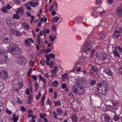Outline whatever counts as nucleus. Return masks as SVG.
Segmentation results:
<instances>
[{"mask_svg":"<svg viewBox=\"0 0 122 122\" xmlns=\"http://www.w3.org/2000/svg\"><path fill=\"white\" fill-rule=\"evenodd\" d=\"M89 72L91 73L94 76H96L97 74V68L95 66H93L90 69Z\"/></svg>","mask_w":122,"mask_h":122,"instance_id":"obj_6","label":"nucleus"},{"mask_svg":"<svg viewBox=\"0 0 122 122\" xmlns=\"http://www.w3.org/2000/svg\"><path fill=\"white\" fill-rule=\"evenodd\" d=\"M66 87V84L65 83H63L62 86V89H64Z\"/></svg>","mask_w":122,"mask_h":122,"instance_id":"obj_48","label":"nucleus"},{"mask_svg":"<svg viewBox=\"0 0 122 122\" xmlns=\"http://www.w3.org/2000/svg\"><path fill=\"white\" fill-rule=\"evenodd\" d=\"M92 47V43L89 41L86 42L84 46L82 47V51L84 52L87 53V52L90 50Z\"/></svg>","mask_w":122,"mask_h":122,"instance_id":"obj_2","label":"nucleus"},{"mask_svg":"<svg viewBox=\"0 0 122 122\" xmlns=\"http://www.w3.org/2000/svg\"><path fill=\"white\" fill-rule=\"evenodd\" d=\"M32 95H30L28 98V101L29 102V103L30 104L32 100Z\"/></svg>","mask_w":122,"mask_h":122,"instance_id":"obj_24","label":"nucleus"},{"mask_svg":"<svg viewBox=\"0 0 122 122\" xmlns=\"http://www.w3.org/2000/svg\"><path fill=\"white\" fill-rule=\"evenodd\" d=\"M55 106H57L60 105H61V102L59 101H55L54 102Z\"/></svg>","mask_w":122,"mask_h":122,"instance_id":"obj_30","label":"nucleus"},{"mask_svg":"<svg viewBox=\"0 0 122 122\" xmlns=\"http://www.w3.org/2000/svg\"><path fill=\"white\" fill-rule=\"evenodd\" d=\"M35 91L37 90L38 89V84L37 82L35 83Z\"/></svg>","mask_w":122,"mask_h":122,"instance_id":"obj_34","label":"nucleus"},{"mask_svg":"<svg viewBox=\"0 0 122 122\" xmlns=\"http://www.w3.org/2000/svg\"><path fill=\"white\" fill-rule=\"evenodd\" d=\"M96 83V81L95 80H93L91 81H90V84L92 85H94Z\"/></svg>","mask_w":122,"mask_h":122,"instance_id":"obj_42","label":"nucleus"},{"mask_svg":"<svg viewBox=\"0 0 122 122\" xmlns=\"http://www.w3.org/2000/svg\"><path fill=\"white\" fill-rule=\"evenodd\" d=\"M15 35L17 36H20L22 35L21 34L20 32L16 31Z\"/></svg>","mask_w":122,"mask_h":122,"instance_id":"obj_35","label":"nucleus"},{"mask_svg":"<svg viewBox=\"0 0 122 122\" xmlns=\"http://www.w3.org/2000/svg\"><path fill=\"white\" fill-rule=\"evenodd\" d=\"M41 64L42 65H44L45 64V61L44 60H41Z\"/></svg>","mask_w":122,"mask_h":122,"instance_id":"obj_51","label":"nucleus"},{"mask_svg":"<svg viewBox=\"0 0 122 122\" xmlns=\"http://www.w3.org/2000/svg\"><path fill=\"white\" fill-rule=\"evenodd\" d=\"M20 61H21L20 63H19L20 64H24L27 62V60L26 58L23 57H21L20 58Z\"/></svg>","mask_w":122,"mask_h":122,"instance_id":"obj_10","label":"nucleus"},{"mask_svg":"<svg viewBox=\"0 0 122 122\" xmlns=\"http://www.w3.org/2000/svg\"><path fill=\"white\" fill-rule=\"evenodd\" d=\"M84 60L82 59H79L77 63L75 64V67H79L83 65L84 64Z\"/></svg>","mask_w":122,"mask_h":122,"instance_id":"obj_9","label":"nucleus"},{"mask_svg":"<svg viewBox=\"0 0 122 122\" xmlns=\"http://www.w3.org/2000/svg\"><path fill=\"white\" fill-rule=\"evenodd\" d=\"M51 14L53 15H54L56 14V12H55V11H54V10H53L52 11V12Z\"/></svg>","mask_w":122,"mask_h":122,"instance_id":"obj_64","label":"nucleus"},{"mask_svg":"<svg viewBox=\"0 0 122 122\" xmlns=\"http://www.w3.org/2000/svg\"><path fill=\"white\" fill-rule=\"evenodd\" d=\"M115 32H116V33H117L119 35H120V33L119 32V30H117V28H116V29L115 30Z\"/></svg>","mask_w":122,"mask_h":122,"instance_id":"obj_46","label":"nucleus"},{"mask_svg":"<svg viewBox=\"0 0 122 122\" xmlns=\"http://www.w3.org/2000/svg\"><path fill=\"white\" fill-rule=\"evenodd\" d=\"M14 1L16 3L18 4H20V0H14Z\"/></svg>","mask_w":122,"mask_h":122,"instance_id":"obj_52","label":"nucleus"},{"mask_svg":"<svg viewBox=\"0 0 122 122\" xmlns=\"http://www.w3.org/2000/svg\"><path fill=\"white\" fill-rule=\"evenodd\" d=\"M33 115V113H32L31 114V113H28V114L27 115V117H32Z\"/></svg>","mask_w":122,"mask_h":122,"instance_id":"obj_58","label":"nucleus"},{"mask_svg":"<svg viewBox=\"0 0 122 122\" xmlns=\"http://www.w3.org/2000/svg\"><path fill=\"white\" fill-rule=\"evenodd\" d=\"M43 31L45 32L46 33H49V30L48 29H46V28H44Z\"/></svg>","mask_w":122,"mask_h":122,"instance_id":"obj_37","label":"nucleus"},{"mask_svg":"<svg viewBox=\"0 0 122 122\" xmlns=\"http://www.w3.org/2000/svg\"><path fill=\"white\" fill-rule=\"evenodd\" d=\"M7 112L8 114H11L12 113V112L10 111H9L8 109H7Z\"/></svg>","mask_w":122,"mask_h":122,"instance_id":"obj_61","label":"nucleus"},{"mask_svg":"<svg viewBox=\"0 0 122 122\" xmlns=\"http://www.w3.org/2000/svg\"><path fill=\"white\" fill-rule=\"evenodd\" d=\"M72 120V121L76 122L77 121V117L75 115H72L71 117Z\"/></svg>","mask_w":122,"mask_h":122,"instance_id":"obj_19","label":"nucleus"},{"mask_svg":"<svg viewBox=\"0 0 122 122\" xmlns=\"http://www.w3.org/2000/svg\"><path fill=\"white\" fill-rule=\"evenodd\" d=\"M107 74H108V76H112L113 75V74L110 69H108L107 70Z\"/></svg>","mask_w":122,"mask_h":122,"instance_id":"obj_21","label":"nucleus"},{"mask_svg":"<svg viewBox=\"0 0 122 122\" xmlns=\"http://www.w3.org/2000/svg\"><path fill=\"white\" fill-rule=\"evenodd\" d=\"M116 14L119 17L122 16V5H121L116 8Z\"/></svg>","mask_w":122,"mask_h":122,"instance_id":"obj_7","label":"nucleus"},{"mask_svg":"<svg viewBox=\"0 0 122 122\" xmlns=\"http://www.w3.org/2000/svg\"><path fill=\"white\" fill-rule=\"evenodd\" d=\"M114 37L115 39H117L119 36V35H118L117 33H116L115 32L114 34Z\"/></svg>","mask_w":122,"mask_h":122,"instance_id":"obj_28","label":"nucleus"},{"mask_svg":"<svg viewBox=\"0 0 122 122\" xmlns=\"http://www.w3.org/2000/svg\"><path fill=\"white\" fill-rule=\"evenodd\" d=\"M49 38L50 39V40L51 41H54V38L52 37L51 35H50L49 36Z\"/></svg>","mask_w":122,"mask_h":122,"instance_id":"obj_44","label":"nucleus"},{"mask_svg":"<svg viewBox=\"0 0 122 122\" xmlns=\"http://www.w3.org/2000/svg\"><path fill=\"white\" fill-rule=\"evenodd\" d=\"M21 110L22 112H25V107H20Z\"/></svg>","mask_w":122,"mask_h":122,"instance_id":"obj_47","label":"nucleus"},{"mask_svg":"<svg viewBox=\"0 0 122 122\" xmlns=\"http://www.w3.org/2000/svg\"><path fill=\"white\" fill-rule=\"evenodd\" d=\"M2 10L4 13H7L8 11L6 10V8L5 7H3L2 8Z\"/></svg>","mask_w":122,"mask_h":122,"instance_id":"obj_36","label":"nucleus"},{"mask_svg":"<svg viewBox=\"0 0 122 122\" xmlns=\"http://www.w3.org/2000/svg\"><path fill=\"white\" fill-rule=\"evenodd\" d=\"M27 24L25 22H23L22 23V25L23 27H25Z\"/></svg>","mask_w":122,"mask_h":122,"instance_id":"obj_57","label":"nucleus"},{"mask_svg":"<svg viewBox=\"0 0 122 122\" xmlns=\"http://www.w3.org/2000/svg\"><path fill=\"white\" fill-rule=\"evenodd\" d=\"M115 48H117V49H118L120 52H121L122 51V49L120 46H116Z\"/></svg>","mask_w":122,"mask_h":122,"instance_id":"obj_40","label":"nucleus"},{"mask_svg":"<svg viewBox=\"0 0 122 122\" xmlns=\"http://www.w3.org/2000/svg\"><path fill=\"white\" fill-rule=\"evenodd\" d=\"M25 6L29 10H31V8L30 6L27 4H26L25 5Z\"/></svg>","mask_w":122,"mask_h":122,"instance_id":"obj_29","label":"nucleus"},{"mask_svg":"<svg viewBox=\"0 0 122 122\" xmlns=\"http://www.w3.org/2000/svg\"><path fill=\"white\" fill-rule=\"evenodd\" d=\"M56 27L54 25H53L52 27V30H56Z\"/></svg>","mask_w":122,"mask_h":122,"instance_id":"obj_62","label":"nucleus"},{"mask_svg":"<svg viewBox=\"0 0 122 122\" xmlns=\"http://www.w3.org/2000/svg\"><path fill=\"white\" fill-rule=\"evenodd\" d=\"M51 51V49L50 48H48V49L46 50L45 51V54H46L48 52H49V51Z\"/></svg>","mask_w":122,"mask_h":122,"instance_id":"obj_45","label":"nucleus"},{"mask_svg":"<svg viewBox=\"0 0 122 122\" xmlns=\"http://www.w3.org/2000/svg\"><path fill=\"white\" fill-rule=\"evenodd\" d=\"M16 31L14 30H13V29H11V30H10V32L12 34H13L15 35V32H16Z\"/></svg>","mask_w":122,"mask_h":122,"instance_id":"obj_39","label":"nucleus"},{"mask_svg":"<svg viewBox=\"0 0 122 122\" xmlns=\"http://www.w3.org/2000/svg\"><path fill=\"white\" fill-rule=\"evenodd\" d=\"M10 51L9 52L12 55L15 54L18 56L21 54V51L19 48H18L12 47Z\"/></svg>","mask_w":122,"mask_h":122,"instance_id":"obj_3","label":"nucleus"},{"mask_svg":"<svg viewBox=\"0 0 122 122\" xmlns=\"http://www.w3.org/2000/svg\"><path fill=\"white\" fill-rule=\"evenodd\" d=\"M56 112L57 114L59 115H61L62 113V111L60 108H58L56 109Z\"/></svg>","mask_w":122,"mask_h":122,"instance_id":"obj_15","label":"nucleus"},{"mask_svg":"<svg viewBox=\"0 0 122 122\" xmlns=\"http://www.w3.org/2000/svg\"><path fill=\"white\" fill-rule=\"evenodd\" d=\"M101 2V0H96V4H99Z\"/></svg>","mask_w":122,"mask_h":122,"instance_id":"obj_56","label":"nucleus"},{"mask_svg":"<svg viewBox=\"0 0 122 122\" xmlns=\"http://www.w3.org/2000/svg\"><path fill=\"white\" fill-rule=\"evenodd\" d=\"M59 83L58 81L56 80L55 81H53L51 84V85L53 87L56 86L58 85Z\"/></svg>","mask_w":122,"mask_h":122,"instance_id":"obj_17","label":"nucleus"},{"mask_svg":"<svg viewBox=\"0 0 122 122\" xmlns=\"http://www.w3.org/2000/svg\"><path fill=\"white\" fill-rule=\"evenodd\" d=\"M29 42L28 40L26 39L25 41V44L26 45H28Z\"/></svg>","mask_w":122,"mask_h":122,"instance_id":"obj_55","label":"nucleus"},{"mask_svg":"<svg viewBox=\"0 0 122 122\" xmlns=\"http://www.w3.org/2000/svg\"><path fill=\"white\" fill-rule=\"evenodd\" d=\"M31 77L34 80H37V77L36 76L34 75H32L31 76Z\"/></svg>","mask_w":122,"mask_h":122,"instance_id":"obj_43","label":"nucleus"},{"mask_svg":"<svg viewBox=\"0 0 122 122\" xmlns=\"http://www.w3.org/2000/svg\"><path fill=\"white\" fill-rule=\"evenodd\" d=\"M117 49H115H115L113 50V53L115 56L118 57H120V56L117 50Z\"/></svg>","mask_w":122,"mask_h":122,"instance_id":"obj_12","label":"nucleus"},{"mask_svg":"<svg viewBox=\"0 0 122 122\" xmlns=\"http://www.w3.org/2000/svg\"><path fill=\"white\" fill-rule=\"evenodd\" d=\"M23 9L22 8H18L16 13L19 14L20 15H22L24 13Z\"/></svg>","mask_w":122,"mask_h":122,"instance_id":"obj_11","label":"nucleus"},{"mask_svg":"<svg viewBox=\"0 0 122 122\" xmlns=\"http://www.w3.org/2000/svg\"><path fill=\"white\" fill-rule=\"evenodd\" d=\"M96 56L98 60L101 59L103 62H106L107 57V55H101L98 53H97L96 55Z\"/></svg>","mask_w":122,"mask_h":122,"instance_id":"obj_5","label":"nucleus"},{"mask_svg":"<svg viewBox=\"0 0 122 122\" xmlns=\"http://www.w3.org/2000/svg\"><path fill=\"white\" fill-rule=\"evenodd\" d=\"M45 57L47 59L46 60H47L48 61H50V58L49 56H48L47 55H45Z\"/></svg>","mask_w":122,"mask_h":122,"instance_id":"obj_49","label":"nucleus"},{"mask_svg":"<svg viewBox=\"0 0 122 122\" xmlns=\"http://www.w3.org/2000/svg\"><path fill=\"white\" fill-rule=\"evenodd\" d=\"M76 84L72 87V89L74 92L77 94L81 95L84 92V88L82 85V83L79 80L76 81L75 83Z\"/></svg>","mask_w":122,"mask_h":122,"instance_id":"obj_1","label":"nucleus"},{"mask_svg":"<svg viewBox=\"0 0 122 122\" xmlns=\"http://www.w3.org/2000/svg\"><path fill=\"white\" fill-rule=\"evenodd\" d=\"M59 19V17L57 16H56L53 18L51 20V21L52 22L55 23L57 22Z\"/></svg>","mask_w":122,"mask_h":122,"instance_id":"obj_20","label":"nucleus"},{"mask_svg":"<svg viewBox=\"0 0 122 122\" xmlns=\"http://www.w3.org/2000/svg\"><path fill=\"white\" fill-rule=\"evenodd\" d=\"M13 20H8L6 21V23L10 26L13 25Z\"/></svg>","mask_w":122,"mask_h":122,"instance_id":"obj_18","label":"nucleus"},{"mask_svg":"<svg viewBox=\"0 0 122 122\" xmlns=\"http://www.w3.org/2000/svg\"><path fill=\"white\" fill-rule=\"evenodd\" d=\"M40 35L38 34L37 35V43L39 45H40Z\"/></svg>","mask_w":122,"mask_h":122,"instance_id":"obj_25","label":"nucleus"},{"mask_svg":"<svg viewBox=\"0 0 122 122\" xmlns=\"http://www.w3.org/2000/svg\"><path fill=\"white\" fill-rule=\"evenodd\" d=\"M107 1L109 4H111L112 3L113 1V0H107Z\"/></svg>","mask_w":122,"mask_h":122,"instance_id":"obj_50","label":"nucleus"},{"mask_svg":"<svg viewBox=\"0 0 122 122\" xmlns=\"http://www.w3.org/2000/svg\"><path fill=\"white\" fill-rule=\"evenodd\" d=\"M0 76L3 79H6L8 77V75L7 72L4 70H1L0 72Z\"/></svg>","mask_w":122,"mask_h":122,"instance_id":"obj_8","label":"nucleus"},{"mask_svg":"<svg viewBox=\"0 0 122 122\" xmlns=\"http://www.w3.org/2000/svg\"><path fill=\"white\" fill-rule=\"evenodd\" d=\"M45 77L47 78H48L49 77V75L47 73H45L44 74Z\"/></svg>","mask_w":122,"mask_h":122,"instance_id":"obj_59","label":"nucleus"},{"mask_svg":"<svg viewBox=\"0 0 122 122\" xmlns=\"http://www.w3.org/2000/svg\"><path fill=\"white\" fill-rule=\"evenodd\" d=\"M27 15L28 17H29L31 15V13L29 11H27L26 12Z\"/></svg>","mask_w":122,"mask_h":122,"instance_id":"obj_54","label":"nucleus"},{"mask_svg":"<svg viewBox=\"0 0 122 122\" xmlns=\"http://www.w3.org/2000/svg\"><path fill=\"white\" fill-rule=\"evenodd\" d=\"M30 93L29 91V89L28 88L27 89L26 92H25V93H26V94L27 95H29Z\"/></svg>","mask_w":122,"mask_h":122,"instance_id":"obj_53","label":"nucleus"},{"mask_svg":"<svg viewBox=\"0 0 122 122\" xmlns=\"http://www.w3.org/2000/svg\"><path fill=\"white\" fill-rule=\"evenodd\" d=\"M10 7H11L10 5L9 4H8L7 5V6H6V8H7V9H10Z\"/></svg>","mask_w":122,"mask_h":122,"instance_id":"obj_60","label":"nucleus"},{"mask_svg":"<svg viewBox=\"0 0 122 122\" xmlns=\"http://www.w3.org/2000/svg\"><path fill=\"white\" fill-rule=\"evenodd\" d=\"M49 56L50 58H54L55 56V54L52 53L49 54Z\"/></svg>","mask_w":122,"mask_h":122,"instance_id":"obj_31","label":"nucleus"},{"mask_svg":"<svg viewBox=\"0 0 122 122\" xmlns=\"http://www.w3.org/2000/svg\"><path fill=\"white\" fill-rule=\"evenodd\" d=\"M99 36L100 37L102 38V37H104V34L102 33V31H101V32H100L99 33Z\"/></svg>","mask_w":122,"mask_h":122,"instance_id":"obj_33","label":"nucleus"},{"mask_svg":"<svg viewBox=\"0 0 122 122\" xmlns=\"http://www.w3.org/2000/svg\"><path fill=\"white\" fill-rule=\"evenodd\" d=\"M32 7H35L38 5L39 4V3L38 2H37L35 3H34L33 2L30 1L28 3Z\"/></svg>","mask_w":122,"mask_h":122,"instance_id":"obj_14","label":"nucleus"},{"mask_svg":"<svg viewBox=\"0 0 122 122\" xmlns=\"http://www.w3.org/2000/svg\"><path fill=\"white\" fill-rule=\"evenodd\" d=\"M13 18L14 19L19 20L20 18V16L18 14L16 13V14H14L13 16Z\"/></svg>","mask_w":122,"mask_h":122,"instance_id":"obj_16","label":"nucleus"},{"mask_svg":"<svg viewBox=\"0 0 122 122\" xmlns=\"http://www.w3.org/2000/svg\"><path fill=\"white\" fill-rule=\"evenodd\" d=\"M67 75V74L66 73H65V74L63 75L62 76V77L63 79V78H66V79H67V78L66 77Z\"/></svg>","mask_w":122,"mask_h":122,"instance_id":"obj_38","label":"nucleus"},{"mask_svg":"<svg viewBox=\"0 0 122 122\" xmlns=\"http://www.w3.org/2000/svg\"><path fill=\"white\" fill-rule=\"evenodd\" d=\"M120 118L119 117L117 116V115L116 116H114L113 117V120H115V121H119V120Z\"/></svg>","mask_w":122,"mask_h":122,"instance_id":"obj_23","label":"nucleus"},{"mask_svg":"<svg viewBox=\"0 0 122 122\" xmlns=\"http://www.w3.org/2000/svg\"><path fill=\"white\" fill-rule=\"evenodd\" d=\"M46 114L45 113H41L40 115V117L42 119H44V120L45 118V117L46 116Z\"/></svg>","mask_w":122,"mask_h":122,"instance_id":"obj_26","label":"nucleus"},{"mask_svg":"<svg viewBox=\"0 0 122 122\" xmlns=\"http://www.w3.org/2000/svg\"><path fill=\"white\" fill-rule=\"evenodd\" d=\"M4 88V84L3 82L0 81V89L3 90Z\"/></svg>","mask_w":122,"mask_h":122,"instance_id":"obj_27","label":"nucleus"},{"mask_svg":"<svg viewBox=\"0 0 122 122\" xmlns=\"http://www.w3.org/2000/svg\"><path fill=\"white\" fill-rule=\"evenodd\" d=\"M45 95H43L42 96V97L41 98L42 100V106H43L44 105V102L45 101Z\"/></svg>","mask_w":122,"mask_h":122,"instance_id":"obj_32","label":"nucleus"},{"mask_svg":"<svg viewBox=\"0 0 122 122\" xmlns=\"http://www.w3.org/2000/svg\"><path fill=\"white\" fill-rule=\"evenodd\" d=\"M13 118H12V120H13L14 122H16L19 119V116H16L15 114H14L13 115Z\"/></svg>","mask_w":122,"mask_h":122,"instance_id":"obj_13","label":"nucleus"},{"mask_svg":"<svg viewBox=\"0 0 122 122\" xmlns=\"http://www.w3.org/2000/svg\"><path fill=\"white\" fill-rule=\"evenodd\" d=\"M57 69V67L56 66H55L54 67L53 69L51 70V71L52 74H55L56 72Z\"/></svg>","mask_w":122,"mask_h":122,"instance_id":"obj_22","label":"nucleus"},{"mask_svg":"<svg viewBox=\"0 0 122 122\" xmlns=\"http://www.w3.org/2000/svg\"><path fill=\"white\" fill-rule=\"evenodd\" d=\"M28 40L30 41L32 43H33L34 42L33 41L32 39V38H28Z\"/></svg>","mask_w":122,"mask_h":122,"instance_id":"obj_63","label":"nucleus"},{"mask_svg":"<svg viewBox=\"0 0 122 122\" xmlns=\"http://www.w3.org/2000/svg\"><path fill=\"white\" fill-rule=\"evenodd\" d=\"M112 106H107V111H111L112 109Z\"/></svg>","mask_w":122,"mask_h":122,"instance_id":"obj_41","label":"nucleus"},{"mask_svg":"<svg viewBox=\"0 0 122 122\" xmlns=\"http://www.w3.org/2000/svg\"><path fill=\"white\" fill-rule=\"evenodd\" d=\"M107 83L106 82H104V81H102L101 80H100L99 81H98L97 85L99 87H101L102 86L103 88H104V90L105 92H106L107 90L106 89V87L107 86Z\"/></svg>","mask_w":122,"mask_h":122,"instance_id":"obj_4","label":"nucleus"}]
</instances>
